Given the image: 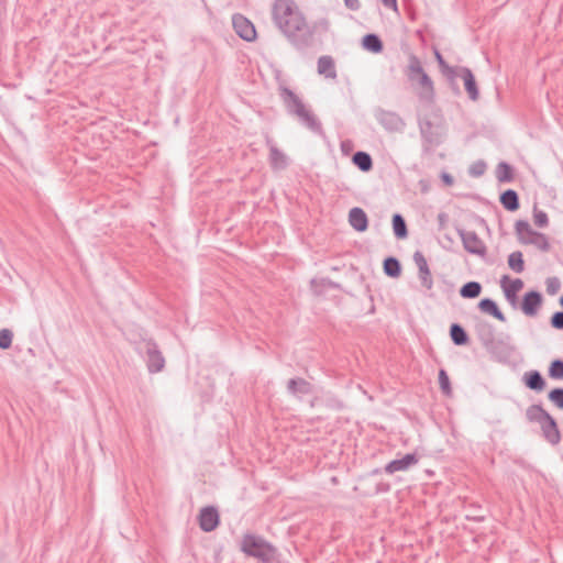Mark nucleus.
Instances as JSON below:
<instances>
[{
	"mask_svg": "<svg viewBox=\"0 0 563 563\" xmlns=\"http://www.w3.org/2000/svg\"><path fill=\"white\" fill-rule=\"evenodd\" d=\"M548 374L552 379H563V360L552 361Z\"/></svg>",
	"mask_w": 563,
	"mask_h": 563,
	"instance_id": "obj_39",
	"label": "nucleus"
},
{
	"mask_svg": "<svg viewBox=\"0 0 563 563\" xmlns=\"http://www.w3.org/2000/svg\"><path fill=\"white\" fill-rule=\"evenodd\" d=\"M485 169H486V164L482 161H478L470 167L468 173L473 177H479L485 173Z\"/></svg>",
	"mask_w": 563,
	"mask_h": 563,
	"instance_id": "obj_45",
	"label": "nucleus"
},
{
	"mask_svg": "<svg viewBox=\"0 0 563 563\" xmlns=\"http://www.w3.org/2000/svg\"><path fill=\"white\" fill-rule=\"evenodd\" d=\"M539 426L541 428L543 438L550 444L555 445L561 441V433L558 423L551 415H548Z\"/></svg>",
	"mask_w": 563,
	"mask_h": 563,
	"instance_id": "obj_12",
	"label": "nucleus"
},
{
	"mask_svg": "<svg viewBox=\"0 0 563 563\" xmlns=\"http://www.w3.org/2000/svg\"><path fill=\"white\" fill-rule=\"evenodd\" d=\"M287 391L292 397L302 399L305 396L313 393V386L305 378L294 377L287 382Z\"/></svg>",
	"mask_w": 563,
	"mask_h": 563,
	"instance_id": "obj_11",
	"label": "nucleus"
},
{
	"mask_svg": "<svg viewBox=\"0 0 563 563\" xmlns=\"http://www.w3.org/2000/svg\"><path fill=\"white\" fill-rule=\"evenodd\" d=\"M441 179L448 186H451L454 183L453 177L449 173H442L441 174Z\"/></svg>",
	"mask_w": 563,
	"mask_h": 563,
	"instance_id": "obj_49",
	"label": "nucleus"
},
{
	"mask_svg": "<svg viewBox=\"0 0 563 563\" xmlns=\"http://www.w3.org/2000/svg\"><path fill=\"white\" fill-rule=\"evenodd\" d=\"M482 285L478 282H468L460 289V296L465 299L477 298L482 292Z\"/></svg>",
	"mask_w": 563,
	"mask_h": 563,
	"instance_id": "obj_29",
	"label": "nucleus"
},
{
	"mask_svg": "<svg viewBox=\"0 0 563 563\" xmlns=\"http://www.w3.org/2000/svg\"><path fill=\"white\" fill-rule=\"evenodd\" d=\"M320 284H321L322 286H329V287H331V288H338V287H339V285H338L336 283H333V282H332V280H330L329 278H322V279L320 280Z\"/></svg>",
	"mask_w": 563,
	"mask_h": 563,
	"instance_id": "obj_50",
	"label": "nucleus"
},
{
	"mask_svg": "<svg viewBox=\"0 0 563 563\" xmlns=\"http://www.w3.org/2000/svg\"><path fill=\"white\" fill-rule=\"evenodd\" d=\"M145 354H146V367L151 374L159 373L165 367V357L161 352L158 344L154 339H143Z\"/></svg>",
	"mask_w": 563,
	"mask_h": 563,
	"instance_id": "obj_5",
	"label": "nucleus"
},
{
	"mask_svg": "<svg viewBox=\"0 0 563 563\" xmlns=\"http://www.w3.org/2000/svg\"><path fill=\"white\" fill-rule=\"evenodd\" d=\"M272 16L278 30L296 48L306 49L312 45L313 29L294 0H275Z\"/></svg>",
	"mask_w": 563,
	"mask_h": 563,
	"instance_id": "obj_1",
	"label": "nucleus"
},
{
	"mask_svg": "<svg viewBox=\"0 0 563 563\" xmlns=\"http://www.w3.org/2000/svg\"><path fill=\"white\" fill-rule=\"evenodd\" d=\"M478 309L484 313L493 316L494 318L501 322L506 321L505 314L498 308L497 303L490 298H483L478 302Z\"/></svg>",
	"mask_w": 563,
	"mask_h": 563,
	"instance_id": "obj_22",
	"label": "nucleus"
},
{
	"mask_svg": "<svg viewBox=\"0 0 563 563\" xmlns=\"http://www.w3.org/2000/svg\"><path fill=\"white\" fill-rule=\"evenodd\" d=\"M445 217H446V216H445L444 213H440V214H439V220H440V221H444Z\"/></svg>",
	"mask_w": 563,
	"mask_h": 563,
	"instance_id": "obj_52",
	"label": "nucleus"
},
{
	"mask_svg": "<svg viewBox=\"0 0 563 563\" xmlns=\"http://www.w3.org/2000/svg\"><path fill=\"white\" fill-rule=\"evenodd\" d=\"M374 118L389 133H401L406 128L405 120L395 111L378 107L374 110Z\"/></svg>",
	"mask_w": 563,
	"mask_h": 563,
	"instance_id": "obj_4",
	"label": "nucleus"
},
{
	"mask_svg": "<svg viewBox=\"0 0 563 563\" xmlns=\"http://www.w3.org/2000/svg\"><path fill=\"white\" fill-rule=\"evenodd\" d=\"M516 233L518 235V240L523 243L525 240L531 238L533 233L537 231L532 230L529 222L526 220H518L515 224Z\"/></svg>",
	"mask_w": 563,
	"mask_h": 563,
	"instance_id": "obj_35",
	"label": "nucleus"
},
{
	"mask_svg": "<svg viewBox=\"0 0 563 563\" xmlns=\"http://www.w3.org/2000/svg\"><path fill=\"white\" fill-rule=\"evenodd\" d=\"M383 269L387 276L393 277V278L399 277L401 274L400 262L396 257H393V256H389L384 260Z\"/></svg>",
	"mask_w": 563,
	"mask_h": 563,
	"instance_id": "obj_32",
	"label": "nucleus"
},
{
	"mask_svg": "<svg viewBox=\"0 0 563 563\" xmlns=\"http://www.w3.org/2000/svg\"><path fill=\"white\" fill-rule=\"evenodd\" d=\"M500 203L508 211H516L519 209V196L516 190L507 189L500 195Z\"/></svg>",
	"mask_w": 563,
	"mask_h": 563,
	"instance_id": "obj_23",
	"label": "nucleus"
},
{
	"mask_svg": "<svg viewBox=\"0 0 563 563\" xmlns=\"http://www.w3.org/2000/svg\"><path fill=\"white\" fill-rule=\"evenodd\" d=\"M457 77H461L464 81L465 90L468 98L472 101H476L479 98V90L472 70L467 67H459Z\"/></svg>",
	"mask_w": 563,
	"mask_h": 563,
	"instance_id": "obj_15",
	"label": "nucleus"
},
{
	"mask_svg": "<svg viewBox=\"0 0 563 563\" xmlns=\"http://www.w3.org/2000/svg\"><path fill=\"white\" fill-rule=\"evenodd\" d=\"M493 345V351H487L492 355V357L499 362L506 361L511 352L510 346L501 340L494 341Z\"/></svg>",
	"mask_w": 563,
	"mask_h": 563,
	"instance_id": "obj_26",
	"label": "nucleus"
},
{
	"mask_svg": "<svg viewBox=\"0 0 563 563\" xmlns=\"http://www.w3.org/2000/svg\"><path fill=\"white\" fill-rule=\"evenodd\" d=\"M466 520H472V521H475V522H482L485 520V517L484 516H476V515H473V516H470V515H466Z\"/></svg>",
	"mask_w": 563,
	"mask_h": 563,
	"instance_id": "obj_51",
	"label": "nucleus"
},
{
	"mask_svg": "<svg viewBox=\"0 0 563 563\" xmlns=\"http://www.w3.org/2000/svg\"><path fill=\"white\" fill-rule=\"evenodd\" d=\"M362 46L364 49L374 54L382 53L384 49V45L380 37L374 33H369L363 36Z\"/></svg>",
	"mask_w": 563,
	"mask_h": 563,
	"instance_id": "obj_24",
	"label": "nucleus"
},
{
	"mask_svg": "<svg viewBox=\"0 0 563 563\" xmlns=\"http://www.w3.org/2000/svg\"><path fill=\"white\" fill-rule=\"evenodd\" d=\"M419 130L421 137L429 145H438L440 143V135L434 130L433 124L430 120L423 119L419 121Z\"/></svg>",
	"mask_w": 563,
	"mask_h": 563,
	"instance_id": "obj_17",
	"label": "nucleus"
},
{
	"mask_svg": "<svg viewBox=\"0 0 563 563\" xmlns=\"http://www.w3.org/2000/svg\"><path fill=\"white\" fill-rule=\"evenodd\" d=\"M523 244H532L542 252H548L551 249L549 239L541 232H536L531 238L523 241Z\"/></svg>",
	"mask_w": 563,
	"mask_h": 563,
	"instance_id": "obj_30",
	"label": "nucleus"
},
{
	"mask_svg": "<svg viewBox=\"0 0 563 563\" xmlns=\"http://www.w3.org/2000/svg\"><path fill=\"white\" fill-rule=\"evenodd\" d=\"M450 336L455 345H465L468 342V335L464 328L459 323H452L450 327Z\"/></svg>",
	"mask_w": 563,
	"mask_h": 563,
	"instance_id": "obj_27",
	"label": "nucleus"
},
{
	"mask_svg": "<svg viewBox=\"0 0 563 563\" xmlns=\"http://www.w3.org/2000/svg\"><path fill=\"white\" fill-rule=\"evenodd\" d=\"M508 265L515 273H522L525 271V261L520 251H515L508 256Z\"/></svg>",
	"mask_w": 563,
	"mask_h": 563,
	"instance_id": "obj_37",
	"label": "nucleus"
},
{
	"mask_svg": "<svg viewBox=\"0 0 563 563\" xmlns=\"http://www.w3.org/2000/svg\"><path fill=\"white\" fill-rule=\"evenodd\" d=\"M413 261L418 267V274L421 285L427 290H431L433 287V279L424 255L420 251H416L413 253Z\"/></svg>",
	"mask_w": 563,
	"mask_h": 563,
	"instance_id": "obj_9",
	"label": "nucleus"
},
{
	"mask_svg": "<svg viewBox=\"0 0 563 563\" xmlns=\"http://www.w3.org/2000/svg\"><path fill=\"white\" fill-rule=\"evenodd\" d=\"M548 398L559 409L563 410V388H561V387L553 388L549 393Z\"/></svg>",
	"mask_w": 563,
	"mask_h": 563,
	"instance_id": "obj_41",
	"label": "nucleus"
},
{
	"mask_svg": "<svg viewBox=\"0 0 563 563\" xmlns=\"http://www.w3.org/2000/svg\"><path fill=\"white\" fill-rule=\"evenodd\" d=\"M423 67L418 56L411 54L409 56V63H408V71L407 76L409 80L415 81L418 79V76L423 74Z\"/></svg>",
	"mask_w": 563,
	"mask_h": 563,
	"instance_id": "obj_31",
	"label": "nucleus"
},
{
	"mask_svg": "<svg viewBox=\"0 0 563 563\" xmlns=\"http://www.w3.org/2000/svg\"><path fill=\"white\" fill-rule=\"evenodd\" d=\"M241 551L262 563H273L277 559L276 548L264 538L253 533H245L242 537Z\"/></svg>",
	"mask_w": 563,
	"mask_h": 563,
	"instance_id": "obj_3",
	"label": "nucleus"
},
{
	"mask_svg": "<svg viewBox=\"0 0 563 563\" xmlns=\"http://www.w3.org/2000/svg\"><path fill=\"white\" fill-rule=\"evenodd\" d=\"M507 282H509L508 276H504L500 280L501 288L504 290L506 299L515 305L517 300V292L523 287V282L519 278H516L510 282V284L507 285Z\"/></svg>",
	"mask_w": 563,
	"mask_h": 563,
	"instance_id": "obj_19",
	"label": "nucleus"
},
{
	"mask_svg": "<svg viewBox=\"0 0 563 563\" xmlns=\"http://www.w3.org/2000/svg\"><path fill=\"white\" fill-rule=\"evenodd\" d=\"M549 295H555L561 288V282L558 277H549L545 282Z\"/></svg>",
	"mask_w": 563,
	"mask_h": 563,
	"instance_id": "obj_44",
	"label": "nucleus"
},
{
	"mask_svg": "<svg viewBox=\"0 0 563 563\" xmlns=\"http://www.w3.org/2000/svg\"><path fill=\"white\" fill-rule=\"evenodd\" d=\"M310 284H311V287H314V286H317L318 282L316 279H312Z\"/></svg>",
	"mask_w": 563,
	"mask_h": 563,
	"instance_id": "obj_53",
	"label": "nucleus"
},
{
	"mask_svg": "<svg viewBox=\"0 0 563 563\" xmlns=\"http://www.w3.org/2000/svg\"><path fill=\"white\" fill-rule=\"evenodd\" d=\"M418 463V456L415 453H408L401 459L393 460L385 466V472L394 474L400 471H407L410 466Z\"/></svg>",
	"mask_w": 563,
	"mask_h": 563,
	"instance_id": "obj_16",
	"label": "nucleus"
},
{
	"mask_svg": "<svg viewBox=\"0 0 563 563\" xmlns=\"http://www.w3.org/2000/svg\"><path fill=\"white\" fill-rule=\"evenodd\" d=\"M280 98L288 114L296 117L298 122L312 133L323 134L321 121L291 89L282 87Z\"/></svg>",
	"mask_w": 563,
	"mask_h": 563,
	"instance_id": "obj_2",
	"label": "nucleus"
},
{
	"mask_svg": "<svg viewBox=\"0 0 563 563\" xmlns=\"http://www.w3.org/2000/svg\"><path fill=\"white\" fill-rule=\"evenodd\" d=\"M265 144L269 150L268 162L273 170H284L289 165L288 156L280 151L275 141L268 135H265Z\"/></svg>",
	"mask_w": 563,
	"mask_h": 563,
	"instance_id": "obj_7",
	"label": "nucleus"
},
{
	"mask_svg": "<svg viewBox=\"0 0 563 563\" xmlns=\"http://www.w3.org/2000/svg\"><path fill=\"white\" fill-rule=\"evenodd\" d=\"M352 162L361 172H369L373 168L372 156L363 151L355 152L352 156Z\"/></svg>",
	"mask_w": 563,
	"mask_h": 563,
	"instance_id": "obj_25",
	"label": "nucleus"
},
{
	"mask_svg": "<svg viewBox=\"0 0 563 563\" xmlns=\"http://www.w3.org/2000/svg\"><path fill=\"white\" fill-rule=\"evenodd\" d=\"M439 385H440V389L443 393V395H445V396L452 395V387H451L450 378H449V375L445 372V369L439 371Z\"/></svg>",
	"mask_w": 563,
	"mask_h": 563,
	"instance_id": "obj_40",
	"label": "nucleus"
},
{
	"mask_svg": "<svg viewBox=\"0 0 563 563\" xmlns=\"http://www.w3.org/2000/svg\"><path fill=\"white\" fill-rule=\"evenodd\" d=\"M550 323L552 328L563 330V311L554 312L551 317Z\"/></svg>",
	"mask_w": 563,
	"mask_h": 563,
	"instance_id": "obj_46",
	"label": "nucleus"
},
{
	"mask_svg": "<svg viewBox=\"0 0 563 563\" xmlns=\"http://www.w3.org/2000/svg\"><path fill=\"white\" fill-rule=\"evenodd\" d=\"M349 222L357 232H364L368 227L367 216L365 211L358 207H354L350 210Z\"/></svg>",
	"mask_w": 563,
	"mask_h": 563,
	"instance_id": "obj_18",
	"label": "nucleus"
},
{
	"mask_svg": "<svg viewBox=\"0 0 563 563\" xmlns=\"http://www.w3.org/2000/svg\"><path fill=\"white\" fill-rule=\"evenodd\" d=\"M560 305L563 307V296L560 298Z\"/></svg>",
	"mask_w": 563,
	"mask_h": 563,
	"instance_id": "obj_54",
	"label": "nucleus"
},
{
	"mask_svg": "<svg viewBox=\"0 0 563 563\" xmlns=\"http://www.w3.org/2000/svg\"><path fill=\"white\" fill-rule=\"evenodd\" d=\"M550 415L541 405H531L526 410V417L530 422L541 423Z\"/></svg>",
	"mask_w": 563,
	"mask_h": 563,
	"instance_id": "obj_28",
	"label": "nucleus"
},
{
	"mask_svg": "<svg viewBox=\"0 0 563 563\" xmlns=\"http://www.w3.org/2000/svg\"><path fill=\"white\" fill-rule=\"evenodd\" d=\"M475 330L485 350L493 351V342L496 341L494 327L489 322L481 320L475 324Z\"/></svg>",
	"mask_w": 563,
	"mask_h": 563,
	"instance_id": "obj_14",
	"label": "nucleus"
},
{
	"mask_svg": "<svg viewBox=\"0 0 563 563\" xmlns=\"http://www.w3.org/2000/svg\"><path fill=\"white\" fill-rule=\"evenodd\" d=\"M344 4L346 8L353 11H357L361 8L360 0H344Z\"/></svg>",
	"mask_w": 563,
	"mask_h": 563,
	"instance_id": "obj_47",
	"label": "nucleus"
},
{
	"mask_svg": "<svg viewBox=\"0 0 563 563\" xmlns=\"http://www.w3.org/2000/svg\"><path fill=\"white\" fill-rule=\"evenodd\" d=\"M233 27L236 34L246 42H253L256 38L254 24L244 15L236 13L232 18Z\"/></svg>",
	"mask_w": 563,
	"mask_h": 563,
	"instance_id": "obj_8",
	"label": "nucleus"
},
{
	"mask_svg": "<svg viewBox=\"0 0 563 563\" xmlns=\"http://www.w3.org/2000/svg\"><path fill=\"white\" fill-rule=\"evenodd\" d=\"M542 295L537 290L526 292L521 302L522 312L529 317L536 316L542 305Z\"/></svg>",
	"mask_w": 563,
	"mask_h": 563,
	"instance_id": "obj_13",
	"label": "nucleus"
},
{
	"mask_svg": "<svg viewBox=\"0 0 563 563\" xmlns=\"http://www.w3.org/2000/svg\"><path fill=\"white\" fill-rule=\"evenodd\" d=\"M13 339V333L9 329L0 330V349L7 350L11 346Z\"/></svg>",
	"mask_w": 563,
	"mask_h": 563,
	"instance_id": "obj_42",
	"label": "nucleus"
},
{
	"mask_svg": "<svg viewBox=\"0 0 563 563\" xmlns=\"http://www.w3.org/2000/svg\"><path fill=\"white\" fill-rule=\"evenodd\" d=\"M533 220L534 224L539 228H544L549 224L548 214L542 210H538L537 208H534Z\"/></svg>",
	"mask_w": 563,
	"mask_h": 563,
	"instance_id": "obj_43",
	"label": "nucleus"
},
{
	"mask_svg": "<svg viewBox=\"0 0 563 563\" xmlns=\"http://www.w3.org/2000/svg\"><path fill=\"white\" fill-rule=\"evenodd\" d=\"M434 56H435V59H437V62L439 64L441 73L449 80H451V81L454 80L455 77H457L459 67H452V66L448 65L446 62L444 60L443 56L441 55V53L439 51L434 52Z\"/></svg>",
	"mask_w": 563,
	"mask_h": 563,
	"instance_id": "obj_34",
	"label": "nucleus"
},
{
	"mask_svg": "<svg viewBox=\"0 0 563 563\" xmlns=\"http://www.w3.org/2000/svg\"><path fill=\"white\" fill-rule=\"evenodd\" d=\"M318 73L323 75L325 78L335 79L336 78V69L334 60L329 55H323L318 59Z\"/></svg>",
	"mask_w": 563,
	"mask_h": 563,
	"instance_id": "obj_21",
	"label": "nucleus"
},
{
	"mask_svg": "<svg viewBox=\"0 0 563 563\" xmlns=\"http://www.w3.org/2000/svg\"><path fill=\"white\" fill-rule=\"evenodd\" d=\"M496 176L500 183H510L514 179L512 167L506 162H500L497 165Z\"/></svg>",
	"mask_w": 563,
	"mask_h": 563,
	"instance_id": "obj_36",
	"label": "nucleus"
},
{
	"mask_svg": "<svg viewBox=\"0 0 563 563\" xmlns=\"http://www.w3.org/2000/svg\"><path fill=\"white\" fill-rule=\"evenodd\" d=\"M457 234L461 238L466 252L478 256L486 255V245L475 231L457 229Z\"/></svg>",
	"mask_w": 563,
	"mask_h": 563,
	"instance_id": "obj_6",
	"label": "nucleus"
},
{
	"mask_svg": "<svg viewBox=\"0 0 563 563\" xmlns=\"http://www.w3.org/2000/svg\"><path fill=\"white\" fill-rule=\"evenodd\" d=\"M525 385L534 391H542L545 388V380L539 371H529L523 375Z\"/></svg>",
	"mask_w": 563,
	"mask_h": 563,
	"instance_id": "obj_20",
	"label": "nucleus"
},
{
	"mask_svg": "<svg viewBox=\"0 0 563 563\" xmlns=\"http://www.w3.org/2000/svg\"><path fill=\"white\" fill-rule=\"evenodd\" d=\"M393 231L397 239H406L408 236V229L404 217L400 213L393 216Z\"/></svg>",
	"mask_w": 563,
	"mask_h": 563,
	"instance_id": "obj_33",
	"label": "nucleus"
},
{
	"mask_svg": "<svg viewBox=\"0 0 563 563\" xmlns=\"http://www.w3.org/2000/svg\"><path fill=\"white\" fill-rule=\"evenodd\" d=\"M424 90V97L428 99H432L434 96L433 82L429 75L424 71L418 79L416 80Z\"/></svg>",
	"mask_w": 563,
	"mask_h": 563,
	"instance_id": "obj_38",
	"label": "nucleus"
},
{
	"mask_svg": "<svg viewBox=\"0 0 563 563\" xmlns=\"http://www.w3.org/2000/svg\"><path fill=\"white\" fill-rule=\"evenodd\" d=\"M383 4L394 11L398 10L397 0H382Z\"/></svg>",
	"mask_w": 563,
	"mask_h": 563,
	"instance_id": "obj_48",
	"label": "nucleus"
},
{
	"mask_svg": "<svg viewBox=\"0 0 563 563\" xmlns=\"http://www.w3.org/2000/svg\"><path fill=\"white\" fill-rule=\"evenodd\" d=\"M199 527L205 532L213 531L219 525V512L217 508L212 506L203 507L200 510L199 517Z\"/></svg>",
	"mask_w": 563,
	"mask_h": 563,
	"instance_id": "obj_10",
	"label": "nucleus"
}]
</instances>
